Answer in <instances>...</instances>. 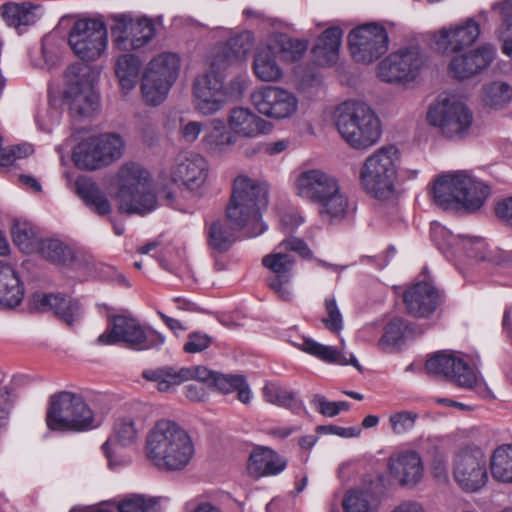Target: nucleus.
Segmentation results:
<instances>
[{
	"mask_svg": "<svg viewBox=\"0 0 512 512\" xmlns=\"http://www.w3.org/2000/svg\"><path fill=\"white\" fill-rule=\"evenodd\" d=\"M487 461L484 451L467 445L454 456L452 474L454 481L465 492L481 490L488 482Z\"/></svg>",
	"mask_w": 512,
	"mask_h": 512,
	"instance_id": "obj_15",
	"label": "nucleus"
},
{
	"mask_svg": "<svg viewBox=\"0 0 512 512\" xmlns=\"http://www.w3.org/2000/svg\"><path fill=\"white\" fill-rule=\"evenodd\" d=\"M425 58L418 47L402 48L389 54L377 68L378 77L387 83H406L415 80Z\"/></svg>",
	"mask_w": 512,
	"mask_h": 512,
	"instance_id": "obj_18",
	"label": "nucleus"
},
{
	"mask_svg": "<svg viewBox=\"0 0 512 512\" xmlns=\"http://www.w3.org/2000/svg\"><path fill=\"white\" fill-rule=\"evenodd\" d=\"M203 130L202 122L189 121L181 126L180 137L186 143H194Z\"/></svg>",
	"mask_w": 512,
	"mask_h": 512,
	"instance_id": "obj_63",
	"label": "nucleus"
},
{
	"mask_svg": "<svg viewBox=\"0 0 512 512\" xmlns=\"http://www.w3.org/2000/svg\"><path fill=\"white\" fill-rule=\"evenodd\" d=\"M65 100L71 113L82 117L91 116L99 106V96L94 86L82 88L75 93H66Z\"/></svg>",
	"mask_w": 512,
	"mask_h": 512,
	"instance_id": "obj_40",
	"label": "nucleus"
},
{
	"mask_svg": "<svg viewBox=\"0 0 512 512\" xmlns=\"http://www.w3.org/2000/svg\"><path fill=\"white\" fill-rule=\"evenodd\" d=\"M14 243L25 253L34 249L35 238L32 228L24 222L16 221L11 228Z\"/></svg>",
	"mask_w": 512,
	"mask_h": 512,
	"instance_id": "obj_52",
	"label": "nucleus"
},
{
	"mask_svg": "<svg viewBox=\"0 0 512 512\" xmlns=\"http://www.w3.org/2000/svg\"><path fill=\"white\" fill-rule=\"evenodd\" d=\"M202 144L210 155L221 156L234 144V139L231 133L227 131L223 120L213 119L204 131Z\"/></svg>",
	"mask_w": 512,
	"mask_h": 512,
	"instance_id": "obj_31",
	"label": "nucleus"
},
{
	"mask_svg": "<svg viewBox=\"0 0 512 512\" xmlns=\"http://www.w3.org/2000/svg\"><path fill=\"white\" fill-rule=\"evenodd\" d=\"M144 455L161 472L185 469L195 455V446L189 433L171 420L157 421L148 431Z\"/></svg>",
	"mask_w": 512,
	"mask_h": 512,
	"instance_id": "obj_2",
	"label": "nucleus"
},
{
	"mask_svg": "<svg viewBox=\"0 0 512 512\" xmlns=\"http://www.w3.org/2000/svg\"><path fill=\"white\" fill-rule=\"evenodd\" d=\"M403 301L410 315L423 318L437 309L441 295L430 281L423 280L405 291Z\"/></svg>",
	"mask_w": 512,
	"mask_h": 512,
	"instance_id": "obj_25",
	"label": "nucleus"
},
{
	"mask_svg": "<svg viewBox=\"0 0 512 512\" xmlns=\"http://www.w3.org/2000/svg\"><path fill=\"white\" fill-rule=\"evenodd\" d=\"M250 100L259 114L272 120L290 119L299 107L296 94L279 86L259 87L251 93Z\"/></svg>",
	"mask_w": 512,
	"mask_h": 512,
	"instance_id": "obj_17",
	"label": "nucleus"
},
{
	"mask_svg": "<svg viewBox=\"0 0 512 512\" xmlns=\"http://www.w3.org/2000/svg\"><path fill=\"white\" fill-rule=\"evenodd\" d=\"M278 42L282 58L288 62L299 60L308 48L307 41L292 39L284 35L280 37Z\"/></svg>",
	"mask_w": 512,
	"mask_h": 512,
	"instance_id": "obj_51",
	"label": "nucleus"
},
{
	"mask_svg": "<svg viewBox=\"0 0 512 512\" xmlns=\"http://www.w3.org/2000/svg\"><path fill=\"white\" fill-rule=\"evenodd\" d=\"M96 137L106 165L121 157L125 145L119 135L103 134Z\"/></svg>",
	"mask_w": 512,
	"mask_h": 512,
	"instance_id": "obj_47",
	"label": "nucleus"
},
{
	"mask_svg": "<svg viewBox=\"0 0 512 512\" xmlns=\"http://www.w3.org/2000/svg\"><path fill=\"white\" fill-rule=\"evenodd\" d=\"M185 371L173 367H161L143 372V377L148 381L155 382L161 392H167L175 386L184 382Z\"/></svg>",
	"mask_w": 512,
	"mask_h": 512,
	"instance_id": "obj_44",
	"label": "nucleus"
},
{
	"mask_svg": "<svg viewBox=\"0 0 512 512\" xmlns=\"http://www.w3.org/2000/svg\"><path fill=\"white\" fill-rule=\"evenodd\" d=\"M119 191L116 199L122 213L144 215L156 208L149 173L140 165H124L118 173Z\"/></svg>",
	"mask_w": 512,
	"mask_h": 512,
	"instance_id": "obj_10",
	"label": "nucleus"
},
{
	"mask_svg": "<svg viewBox=\"0 0 512 512\" xmlns=\"http://www.w3.org/2000/svg\"><path fill=\"white\" fill-rule=\"evenodd\" d=\"M24 298V285L16 269L0 261V309H13Z\"/></svg>",
	"mask_w": 512,
	"mask_h": 512,
	"instance_id": "obj_27",
	"label": "nucleus"
},
{
	"mask_svg": "<svg viewBox=\"0 0 512 512\" xmlns=\"http://www.w3.org/2000/svg\"><path fill=\"white\" fill-rule=\"evenodd\" d=\"M56 301H58L57 295L35 293L30 299V306L37 311H49L52 310L53 303Z\"/></svg>",
	"mask_w": 512,
	"mask_h": 512,
	"instance_id": "obj_64",
	"label": "nucleus"
},
{
	"mask_svg": "<svg viewBox=\"0 0 512 512\" xmlns=\"http://www.w3.org/2000/svg\"><path fill=\"white\" fill-rule=\"evenodd\" d=\"M98 76V70L88 64L74 63L68 66L64 73L65 94L94 86Z\"/></svg>",
	"mask_w": 512,
	"mask_h": 512,
	"instance_id": "obj_34",
	"label": "nucleus"
},
{
	"mask_svg": "<svg viewBox=\"0 0 512 512\" xmlns=\"http://www.w3.org/2000/svg\"><path fill=\"white\" fill-rule=\"evenodd\" d=\"M512 100V87L503 81H494L483 86L481 101L490 109H502Z\"/></svg>",
	"mask_w": 512,
	"mask_h": 512,
	"instance_id": "obj_43",
	"label": "nucleus"
},
{
	"mask_svg": "<svg viewBox=\"0 0 512 512\" xmlns=\"http://www.w3.org/2000/svg\"><path fill=\"white\" fill-rule=\"evenodd\" d=\"M111 20L112 43L121 51L141 49L156 35L154 21L147 16L120 13L113 15Z\"/></svg>",
	"mask_w": 512,
	"mask_h": 512,
	"instance_id": "obj_14",
	"label": "nucleus"
},
{
	"mask_svg": "<svg viewBox=\"0 0 512 512\" xmlns=\"http://www.w3.org/2000/svg\"><path fill=\"white\" fill-rule=\"evenodd\" d=\"M408 326L404 320L395 318L391 320L385 327L382 340L388 344H398L407 334Z\"/></svg>",
	"mask_w": 512,
	"mask_h": 512,
	"instance_id": "obj_57",
	"label": "nucleus"
},
{
	"mask_svg": "<svg viewBox=\"0 0 512 512\" xmlns=\"http://www.w3.org/2000/svg\"><path fill=\"white\" fill-rule=\"evenodd\" d=\"M426 120L443 137L462 140L470 134L474 116L465 103L453 96L441 94L430 104Z\"/></svg>",
	"mask_w": 512,
	"mask_h": 512,
	"instance_id": "obj_11",
	"label": "nucleus"
},
{
	"mask_svg": "<svg viewBox=\"0 0 512 512\" xmlns=\"http://www.w3.org/2000/svg\"><path fill=\"white\" fill-rule=\"evenodd\" d=\"M118 510L119 512H156V504L153 499L134 494L119 502Z\"/></svg>",
	"mask_w": 512,
	"mask_h": 512,
	"instance_id": "obj_53",
	"label": "nucleus"
},
{
	"mask_svg": "<svg viewBox=\"0 0 512 512\" xmlns=\"http://www.w3.org/2000/svg\"><path fill=\"white\" fill-rule=\"evenodd\" d=\"M212 337L207 333L194 331L187 335L183 351L187 354H197L207 350L212 344Z\"/></svg>",
	"mask_w": 512,
	"mask_h": 512,
	"instance_id": "obj_55",
	"label": "nucleus"
},
{
	"mask_svg": "<svg viewBox=\"0 0 512 512\" xmlns=\"http://www.w3.org/2000/svg\"><path fill=\"white\" fill-rule=\"evenodd\" d=\"M57 300L53 303L52 311L68 325H72L81 315L79 302L60 295H57Z\"/></svg>",
	"mask_w": 512,
	"mask_h": 512,
	"instance_id": "obj_49",
	"label": "nucleus"
},
{
	"mask_svg": "<svg viewBox=\"0 0 512 512\" xmlns=\"http://www.w3.org/2000/svg\"><path fill=\"white\" fill-rule=\"evenodd\" d=\"M425 369L428 374L450 379L460 387H475L483 397L489 394L487 388L478 383L475 372L454 353L445 351L435 353L426 361Z\"/></svg>",
	"mask_w": 512,
	"mask_h": 512,
	"instance_id": "obj_20",
	"label": "nucleus"
},
{
	"mask_svg": "<svg viewBox=\"0 0 512 512\" xmlns=\"http://www.w3.org/2000/svg\"><path fill=\"white\" fill-rule=\"evenodd\" d=\"M36 249L43 258L55 264H69L75 257L73 249L58 239L39 240Z\"/></svg>",
	"mask_w": 512,
	"mask_h": 512,
	"instance_id": "obj_42",
	"label": "nucleus"
},
{
	"mask_svg": "<svg viewBox=\"0 0 512 512\" xmlns=\"http://www.w3.org/2000/svg\"><path fill=\"white\" fill-rule=\"evenodd\" d=\"M267 205V186L246 175H239L233 182L226 216L234 228H247L249 236H257L264 231L260 211Z\"/></svg>",
	"mask_w": 512,
	"mask_h": 512,
	"instance_id": "obj_4",
	"label": "nucleus"
},
{
	"mask_svg": "<svg viewBox=\"0 0 512 512\" xmlns=\"http://www.w3.org/2000/svg\"><path fill=\"white\" fill-rule=\"evenodd\" d=\"M208 174V162L199 154L177 157L170 169L171 180L191 191L199 190L205 184Z\"/></svg>",
	"mask_w": 512,
	"mask_h": 512,
	"instance_id": "obj_24",
	"label": "nucleus"
},
{
	"mask_svg": "<svg viewBox=\"0 0 512 512\" xmlns=\"http://www.w3.org/2000/svg\"><path fill=\"white\" fill-rule=\"evenodd\" d=\"M480 35V23L468 17L438 29L432 36V43L436 51L448 55L473 46Z\"/></svg>",
	"mask_w": 512,
	"mask_h": 512,
	"instance_id": "obj_21",
	"label": "nucleus"
},
{
	"mask_svg": "<svg viewBox=\"0 0 512 512\" xmlns=\"http://www.w3.org/2000/svg\"><path fill=\"white\" fill-rule=\"evenodd\" d=\"M418 414L413 411L401 410L389 415L388 423L393 434L405 435L413 430L418 419Z\"/></svg>",
	"mask_w": 512,
	"mask_h": 512,
	"instance_id": "obj_48",
	"label": "nucleus"
},
{
	"mask_svg": "<svg viewBox=\"0 0 512 512\" xmlns=\"http://www.w3.org/2000/svg\"><path fill=\"white\" fill-rule=\"evenodd\" d=\"M490 471L496 481L512 484V444L501 445L493 451Z\"/></svg>",
	"mask_w": 512,
	"mask_h": 512,
	"instance_id": "obj_41",
	"label": "nucleus"
},
{
	"mask_svg": "<svg viewBox=\"0 0 512 512\" xmlns=\"http://www.w3.org/2000/svg\"><path fill=\"white\" fill-rule=\"evenodd\" d=\"M343 32L339 27L327 28L318 38L313 48L314 60L318 65L330 66L339 58Z\"/></svg>",
	"mask_w": 512,
	"mask_h": 512,
	"instance_id": "obj_29",
	"label": "nucleus"
},
{
	"mask_svg": "<svg viewBox=\"0 0 512 512\" xmlns=\"http://www.w3.org/2000/svg\"><path fill=\"white\" fill-rule=\"evenodd\" d=\"M253 71L256 77L263 82H278L283 73L275 59V52L270 46L261 48L257 51Z\"/></svg>",
	"mask_w": 512,
	"mask_h": 512,
	"instance_id": "obj_38",
	"label": "nucleus"
},
{
	"mask_svg": "<svg viewBox=\"0 0 512 512\" xmlns=\"http://www.w3.org/2000/svg\"><path fill=\"white\" fill-rule=\"evenodd\" d=\"M489 194V186L466 170L442 174L433 184L434 201L445 209L461 207L469 212L477 211Z\"/></svg>",
	"mask_w": 512,
	"mask_h": 512,
	"instance_id": "obj_5",
	"label": "nucleus"
},
{
	"mask_svg": "<svg viewBox=\"0 0 512 512\" xmlns=\"http://www.w3.org/2000/svg\"><path fill=\"white\" fill-rule=\"evenodd\" d=\"M181 369L186 372L185 375H183L184 382L197 380L201 383L207 384L208 386L212 385L215 375L214 371H211L204 366L183 367Z\"/></svg>",
	"mask_w": 512,
	"mask_h": 512,
	"instance_id": "obj_59",
	"label": "nucleus"
},
{
	"mask_svg": "<svg viewBox=\"0 0 512 512\" xmlns=\"http://www.w3.org/2000/svg\"><path fill=\"white\" fill-rule=\"evenodd\" d=\"M352 58L363 64L379 59L388 50L386 29L376 23H368L353 29L348 36Z\"/></svg>",
	"mask_w": 512,
	"mask_h": 512,
	"instance_id": "obj_19",
	"label": "nucleus"
},
{
	"mask_svg": "<svg viewBox=\"0 0 512 512\" xmlns=\"http://www.w3.org/2000/svg\"><path fill=\"white\" fill-rule=\"evenodd\" d=\"M401 153L394 145H384L369 155L361 169L360 182L373 197L387 200L394 196Z\"/></svg>",
	"mask_w": 512,
	"mask_h": 512,
	"instance_id": "obj_8",
	"label": "nucleus"
},
{
	"mask_svg": "<svg viewBox=\"0 0 512 512\" xmlns=\"http://www.w3.org/2000/svg\"><path fill=\"white\" fill-rule=\"evenodd\" d=\"M141 66L142 61L137 55L126 53L117 57L114 71L123 91L128 92L136 86Z\"/></svg>",
	"mask_w": 512,
	"mask_h": 512,
	"instance_id": "obj_37",
	"label": "nucleus"
},
{
	"mask_svg": "<svg viewBox=\"0 0 512 512\" xmlns=\"http://www.w3.org/2000/svg\"><path fill=\"white\" fill-rule=\"evenodd\" d=\"M107 44V28L101 20H78L69 34L71 49L84 61H95L100 58L106 51Z\"/></svg>",
	"mask_w": 512,
	"mask_h": 512,
	"instance_id": "obj_16",
	"label": "nucleus"
},
{
	"mask_svg": "<svg viewBox=\"0 0 512 512\" xmlns=\"http://www.w3.org/2000/svg\"><path fill=\"white\" fill-rule=\"evenodd\" d=\"M46 423L49 429L62 432H83L97 426L94 412L84 398L70 391L50 397Z\"/></svg>",
	"mask_w": 512,
	"mask_h": 512,
	"instance_id": "obj_9",
	"label": "nucleus"
},
{
	"mask_svg": "<svg viewBox=\"0 0 512 512\" xmlns=\"http://www.w3.org/2000/svg\"><path fill=\"white\" fill-rule=\"evenodd\" d=\"M463 250L468 257L476 260H487L486 245L481 238H469L461 236L455 251Z\"/></svg>",
	"mask_w": 512,
	"mask_h": 512,
	"instance_id": "obj_54",
	"label": "nucleus"
},
{
	"mask_svg": "<svg viewBox=\"0 0 512 512\" xmlns=\"http://www.w3.org/2000/svg\"><path fill=\"white\" fill-rule=\"evenodd\" d=\"M335 124L343 140L356 150L368 149L381 137L380 120L364 102L346 101L337 106Z\"/></svg>",
	"mask_w": 512,
	"mask_h": 512,
	"instance_id": "obj_7",
	"label": "nucleus"
},
{
	"mask_svg": "<svg viewBox=\"0 0 512 512\" xmlns=\"http://www.w3.org/2000/svg\"><path fill=\"white\" fill-rule=\"evenodd\" d=\"M345 512H377L378 501L373 493L363 490L349 491L342 502Z\"/></svg>",
	"mask_w": 512,
	"mask_h": 512,
	"instance_id": "obj_45",
	"label": "nucleus"
},
{
	"mask_svg": "<svg viewBox=\"0 0 512 512\" xmlns=\"http://www.w3.org/2000/svg\"><path fill=\"white\" fill-rule=\"evenodd\" d=\"M251 49V34L245 32L231 38L226 46L213 56L210 71L199 75L193 82L192 102L195 111L203 116H210L224 107V78L219 71L245 59Z\"/></svg>",
	"mask_w": 512,
	"mask_h": 512,
	"instance_id": "obj_1",
	"label": "nucleus"
},
{
	"mask_svg": "<svg viewBox=\"0 0 512 512\" xmlns=\"http://www.w3.org/2000/svg\"><path fill=\"white\" fill-rule=\"evenodd\" d=\"M143 428L144 421L140 417L124 416L115 421L113 434L102 446L111 468L122 463L117 456L118 446L129 447L134 445Z\"/></svg>",
	"mask_w": 512,
	"mask_h": 512,
	"instance_id": "obj_23",
	"label": "nucleus"
},
{
	"mask_svg": "<svg viewBox=\"0 0 512 512\" xmlns=\"http://www.w3.org/2000/svg\"><path fill=\"white\" fill-rule=\"evenodd\" d=\"M227 123L232 132L245 137H255L262 133L264 120L244 107L230 110Z\"/></svg>",
	"mask_w": 512,
	"mask_h": 512,
	"instance_id": "obj_32",
	"label": "nucleus"
},
{
	"mask_svg": "<svg viewBox=\"0 0 512 512\" xmlns=\"http://www.w3.org/2000/svg\"><path fill=\"white\" fill-rule=\"evenodd\" d=\"M262 395L267 403L291 409L293 412H299L304 408L294 391L276 381L267 382L262 388Z\"/></svg>",
	"mask_w": 512,
	"mask_h": 512,
	"instance_id": "obj_39",
	"label": "nucleus"
},
{
	"mask_svg": "<svg viewBox=\"0 0 512 512\" xmlns=\"http://www.w3.org/2000/svg\"><path fill=\"white\" fill-rule=\"evenodd\" d=\"M1 9L7 25L18 30L35 24L43 14L41 6L32 3H7Z\"/></svg>",
	"mask_w": 512,
	"mask_h": 512,
	"instance_id": "obj_30",
	"label": "nucleus"
},
{
	"mask_svg": "<svg viewBox=\"0 0 512 512\" xmlns=\"http://www.w3.org/2000/svg\"><path fill=\"white\" fill-rule=\"evenodd\" d=\"M293 191L303 201L317 206L319 217L328 223L344 219L349 208V198L339 179L319 168L300 171L293 182Z\"/></svg>",
	"mask_w": 512,
	"mask_h": 512,
	"instance_id": "obj_3",
	"label": "nucleus"
},
{
	"mask_svg": "<svg viewBox=\"0 0 512 512\" xmlns=\"http://www.w3.org/2000/svg\"><path fill=\"white\" fill-rule=\"evenodd\" d=\"M124 342L134 350H149L162 346L165 337L153 329H144L131 317L118 315L109 322L106 330L97 338L99 345H113Z\"/></svg>",
	"mask_w": 512,
	"mask_h": 512,
	"instance_id": "obj_13",
	"label": "nucleus"
},
{
	"mask_svg": "<svg viewBox=\"0 0 512 512\" xmlns=\"http://www.w3.org/2000/svg\"><path fill=\"white\" fill-rule=\"evenodd\" d=\"M42 60L36 63L40 68H51L58 59L57 51L53 45V39L51 37H45L41 44Z\"/></svg>",
	"mask_w": 512,
	"mask_h": 512,
	"instance_id": "obj_60",
	"label": "nucleus"
},
{
	"mask_svg": "<svg viewBox=\"0 0 512 512\" xmlns=\"http://www.w3.org/2000/svg\"><path fill=\"white\" fill-rule=\"evenodd\" d=\"M447 72L457 80H468L486 70L494 61L496 49L490 44H483L475 49L452 53Z\"/></svg>",
	"mask_w": 512,
	"mask_h": 512,
	"instance_id": "obj_22",
	"label": "nucleus"
},
{
	"mask_svg": "<svg viewBox=\"0 0 512 512\" xmlns=\"http://www.w3.org/2000/svg\"><path fill=\"white\" fill-rule=\"evenodd\" d=\"M249 80L246 77L237 76L233 78L228 85L224 84L225 100L230 98L238 99L242 97L244 91L248 88Z\"/></svg>",
	"mask_w": 512,
	"mask_h": 512,
	"instance_id": "obj_62",
	"label": "nucleus"
},
{
	"mask_svg": "<svg viewBox=\"0 0 512 512\" xmlns=\"http://www.w3.org/2000/svg\"><path fill=\"white\" fill-rule=\"evenodd\" d=\"M314 404L317 410L324 416L334 417L340 413L342 410L349 409V403L345 401L339 402H331L328 401L325 397L317 395L314 398Z\"/></svg>",
	"mask_w": 512,
	"mask_h": 512,
	"instance_id": "obj_58",
	"label": "nucleus"
},
{
	"mask_svg": "<svg viewBox=\"0 0 512 512\" xmlns=\"http://www.w3.org/2000/svg\"><path fill=\"white\" fill-rule=\"evenodd\" d=\"M75 192L84 203L99 215H107L111 205L97 185L86 177H78L75 181Z\"/></svg>",
	"mask_w": 512,
	"mask_h": 512,
	"instance_id": "obj_33",
	"label": "nucleus"
},
{
	"mask_svg": "<svg viewBox=\"0 0 512 512\" xmlns=\"http://www.w3.org/2000/svg\"><path fill=\"white\" fill-rule=\"evenodd\" d=\"M431 237L438 248L443 253H447L456 249L461 235H454L440 223L434 222L431 224Z\"/></svg>",
	"mask_w": 512,
	"mask_h": 512,
	"instance_id": "obj_50",
	"label": "nucleus"
},
{
	"mask_svg": "<svg viewBox=\"0 0 512 512\" xmlns=\"http://www.w3.org/2000/svg\"><path fill=\"white\" fill-rule=\"evenodd\" d=\"M388 468L391 476L404 487L416 486L424 474L422 458L414 450H406L390 456Z\"/></svg>",
	"mask_w": 512,
	"mask_h": 512,
	"instance_id": "obj_26",
	"label": "nucleus"
},
{
	"mask_svg": "<svg viewBox=\"0 0 512 512\" xmlns=\"http://www.w3.org/2000/svg\"><path fill=\"white\" fill-rule=\"evenodd\" d=\"M239 382L241 383V375H225L215 372L211 386L226 394L233 392Z\"/></svg>",
	"mask_w": 512,
	"mask_h": 512,
	"instance_id": "obj_61",
	"label": "nucleus"
},
{
	"mask_svg": "<svg viewBox=\"0 0 512 512\" xmlns=\"http://www.w3.org/2000/svg\"><path fill=\"white\" fill-rule=\"evenodd\" d=\"M73 159L75 164L82 169L95 170L106 166L105 158L102 155L96 136L89 137L80 142L74 149Z\"/></svg>",
	"mask_w": 512,
	"mask_h": 512,
	"instance_id": "obj_35",
	"label": "nucleus"
},
{
	"mask_svg": "<svg viewBox=\"0 0 512 512\" xmlns=\"http://www.w3.org/2000/svg\"><path fill=\"white\" fill-rule=\"evenodd\" d=\"M235 230L238 229L224 221H214L208 230L209 245L220 252L228 250L235 240Z\"/></svg>",
	"mask_w": 512,
	"mask_h": 512,
	"instance_id": "obj_46",
	"label": "nucleus"
},
{
	"mask_svg": "<svg viewBox=\"0 0 512 512\" xmlns=\"http://www.w3.org/2000/svg\"><path fill=\"white\" fill-rule=\"evenodd\" d=\"M325 309L327 312V317L323 319L325 327L334 333H339L343 327V319L333 296L325 299Z\"/></svg>",
	"mask_w": 512,
	"mask_h": 512,
	"instance_id": "obj_56",
	"label": "nucleus"
},
{
	"mask_svg": "<svg viewBox=\"0 0 512 512\" xmlns=\"http://www.w3.org/2000/svg\"><path fill=\"white\" fill-rule=\"evenodd\" d=\"M290 252H295L305 259L313 258V252L304 240L290 236L283 239L261 261L268 271V287L282 301H291L294 297L292 282L296 259Z\"/></svg>",
	"mask_w": 512,
	"mask_h": 512,
	"instance_id": "obj_6",
	"label": "nucleus"
},
{
	"mask_svg": "<svg viewBox=\"0 0 512 512\" xmlns=\"http://www.w3.org/2000/svg\"><path fill=\"white\" fill-rule=\"evenodd\" d=\"M287 461L269 447H257L250 455L248 471L254 477L274 476L285 470Z\"/></svg>",
	"mask_w": 512,
	"mask_h": 512,
	"instance_id": "obj_28",
	"label": "nucleus"
},
{
	"mask_svg": "<svg viewBox=\"0 0 512 512\" xmlns=\"http://www.w3.org/2000/svg\"><path fill=\"white\" fill-rule=\"evenodd\" d=\"M301 349L309 353L320 360L328 363H335L339 365H353L359 371L362 370L359 362L353 354L346 355L345 353L338 351L336 348L328 345L320 344L316 341L306 339L302 343Z\"/></svg>",
	"mask_w": 512,
	"mask_h": 512,
	"instance_id": "obj_36",
	"label": "nucleus"
},
{
	"mask_svg": "<svg viewBox=\"0 0 512 512\" xmlns=\"http://www.w3.org/2000/svg\"><path fill=\"white\" fill-rule=\"evenodd\" d=\"M181 58L175 52H161L146 64L141 92L148 105L157 106L168 96L181 71Z\"/></svg>",
	"mask_w": 512,
	"mask_h": 512,
	"instance_id": "obj_12",
	"label": "nucleus"
}]
</instances>
